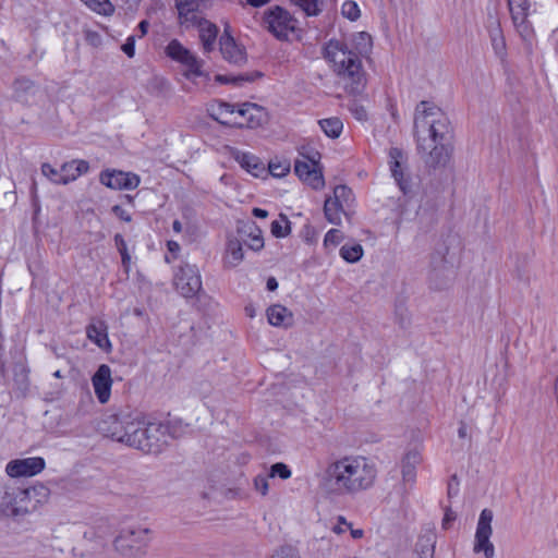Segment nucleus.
Masks as SVG:
<instances>
[{
	"mask_svg": "<svg viewBox=\"0 0 558 558\" xmlns=\"http://www.w3.org/2000/svg\"><path fill=\"white\" fill-rule=\"evenodd\" d=\"M101 432L146 453H158L175 437L172 426L141 412H121L106 416Z\"/></svg>",
	"mask_w": 558,
	"mask_h": 558,
	"instance_id": "obj_1",
	"label": "nucleus"
},
{
	"mask_svg": "<svg viewBox=\"0 0 558 558\" xmlns=\"http://www.w3.org/2000/svg\"><path fill=\"white\" fill-rule=\"evenodd\" d=\"M417 153L428 168L446 167L453 153V128L438 107L421 101L414 112Z\"/></svg>",
	"mask_w": 558,
	"mask_h": 558,
	"instance_id": "obj_2",
	"label": "nucleus"
},
{
	"mask_svg": "<svg viewBox=\"0 0 558 558\" xmlns=\"http://www.w3.org/2000/svg\"><path fill=\"white\" fill-rule=\"evenodd\" d=\"M377 476L371 458L344 456L328 463L320 486L331 496H356L373 488Z\"/></svg>",
	"mask_w": 558,
	"mask_h": 558,
	"instance_id": "obj_3",
	"label": "nucleus"
},
{
	"mask_svg": "<svg viewBox=\"0 0 558 558\" xmlns=\"http://www.w3.org/2000/svg\"><path fill=\"white\" fill-rule=\"evenodd\" d=\"M325 58L350 93H362L366 85V75L356 52L349 50L344 43L330 40L325 47Z\"/></svg>",
	"mask_w": 558,
	"mask_h": 558,
	"instance_id": "obj_4",
	"label": "nucleus"
},
{
	"mask_svg": "<svg viewBox=\"0 0 558 558\" xmlns=\"http://www.w3.org/2000/svg\"><path fill=\"white\" fill-rule=\"evenodd\" d=\"M151 538V531L140 525H131L121 530L114 539L116 549L121 555L131 557L145 548Z\"/></svg>",
	"mask_w": 558,
	"mask_h": 558,
	"instance_id": "obj_5",
	"label": "nucleus"
},
{
	"mask_svg": "<svg viewBox=\"0 0 558 558\" xmlns=\"http://www.w3.org/2000/svg\"><path fill=\"white\" fill-rule=\"evenodd\" d=\"M172 283L181 296L185 299L196 296L203 287L198 267L189 263H182L174 268Z\"/></svg>",
	"mask_w": 558,
	"mask_h": 558,
	"instance_id": "obj_6",
	"label": "nucleus"
},
{
	"mask_svg": "<svg viewBox=\"0 0 558 558\" xmlns=\"http://www.w3.org/2000/svg\"><path fill=\"white\" fill-rule=\"evenodd\" d=\"M265 27L279 40H287L296 29L298 21L286 9L276 5L264 13Z\"/></svg>",
	"mask_w": 558,
	"mask_h": 558,
	"instance_id": "obj_7",
	"label": "nucleus"
},
{
	"mask_svg": "<svg viewBox=\"0 0 558 558\" xmlns=\"http://www.w3.org/2000/svg\"><path fill=\"white\" fill-rule=\"evenodd\" d=\"M493 511L490 509H483L475 532L474 553H484L485 558H494L495 548L490 542L493 534Z\"/></svg>",
	"mask_w": 558,
	"mask_h": 558,
	"instance_id": "obj_8",
	"label": "nucleus"
},
{
	"mask_svg": "<svg viewBox=\"0 0 558 558\" xmlns=\"http://www.w3.org/2000/svg\"><path fill=\"white\" fill-rule=\"evenodd\" d=\"M17 494L20 509L24 510V514L36 511L50 498V489L43 483H36L27 488L21 487V493Z\"/></svg>",
	"mask_w": 558,
	"mask_h": 558,
	"instance_id": "obj_9",
	"label": "nucleus"
},
{
	"mask_svg": "<svg viewBox=\"0 0 558 558\" xmlns=\"http://www.w3.org/2000/svg\"><path fill=\"white\" fill-rule=\"evenodd\" d=\"M389 167L400 191L408 195L412 191V180L407 171L404 154L400 148L391 147L389 149Z\"/></svg>",
	"mask_w": 558,
	"mask_h": 558,
	"instance_id": "obj_10",
	"label": "nucleus"
},
{
	"mask_svg": "<svg viewBox=\"0 0 558 558\" xmlns=\"http://www.w3.org/2000/svg\"><path fill=\"white\" fill-rule=\"evenodd\" d=\"M236 121L235 128L255 129L266 123L267 111L256 104L244 102L236 107Z\"/></svg>",
	"mask_w": 558,
	"mask_h": 558,
	"instance_id": "obj_11",
	"label": "nucleus"
},
{
	"mask_svg": "<svg viewBox=\"0 0 558 558\" xmlns=\"http://www.w3.org/2000/svg\"><path fill=\"white\" fill-rule=\"evenodd\" d=\"M99 181L112 190H134L140 185L141 178L133 172L105 170L100 173Z\"/></svg>",
	"mask_w": 558,
	"mask_h": 558,
	"instance_id": "obj_12",
	"label": "nucleus"
},
{
	"mask_svg": "<svg viewBox=\"0 0 558 558\" xmlns=\"http://www.w3.org/2000/svg\"><path fill=\"white\" fill-rule=\"evenodd\" d=\"M512 22L520 36L527 40L533 35V29L527 21L530 12L529 0H507Z\"/></svg>",
	"mask_w": 558,
	"mask_h": 558,
	"instance_id": "obj_13",
	"label": "nucleus"
},
{
	"mask_svg": "<svg viewBox=\"0 0 558 558\" xmlns=\"http://www.w3.org/2000/svg\"><path fill=\"white\" fill-rule=\"evenodd\" d=\"M45 460L40 457L11 460L5 472L10 477L34 476L45 469Z\"/></svg>",
	"mask_w": 558,
	"mask_h": 558,
	"instance_id": "obj_14",
	"label": "nucleus"
},
{
	"mask_svg": "<svg viewBox=\"0 0 558 558\" xmlns=\"http://www.w3.org/2000/svg\"><path fill=\"white\" fill-rule=\"evenodd\" d=\"M112 383L110 367L107 364H101L92 377L95 395L101 404L109 401Z\"/></svg>",
	"mask_w": 558,
	"mask_h": 558,
	"instance_id": "obj_15",
	"label": "nucleus"
},
{
	"mask_svg": "<svg viewBox=\"0 0 558 558\" xmlns=\"http://www.w3.org/2000/svg\"><path fill=\"white\" fill-rule=\"evenodd\" d=\"M175 7L179 15V23L185 28L194 27L196 23L204 20L199 14L201 0H177Z\"/></svg>",
	"mask_w": 558,
	"mask_h": 558,
	"instance_id": "obj_16",
	"label": "nucleus"
},
{
	"mask_svg": "<svg viewBox=\"0 0 558 558\" xmlns=\"http://www.w3.org/2000/svg\"><path fill=\"white\" fill-rule=\"evenodd\" d=\"M219 45L221 54L228 62L241 65L246 61V52L244 48L235 43L234 38L228 33V31H225L221 35Z\"/></svg>",
	"mask_w": 558,
	"mask_h": 558,
	"instance_id": "obj_17",
	"label": "nucleus"
},
{
	"mask_svg": "<svg viewBox=\"0 0 558 558\" xmlns=\"http://www.w3.org/2000/svg\"><path fill=\"white\" fill-rule=\"evenodd\" d=\"M86 336L102 351H111L112 345L108 337V325L106 322L93 318L86 327Z\"/></svg>",
	"mask_w": 558,
	"mask_h": 558,
	"instance_id": "obj_18",
	"label": "nucleus"
},
{
	"mask_svg": "<svg viewBox=\"0 0 558 558\" xmlns=\"http://www.w3.org/2000/svg\"><path fill=\"white\" fill-rule=\"evenodd\" d=\"M236 107L229 102L216 101L209 105L208 113L220 124L235 128V124H239L236 121Z\"/></svg>",
	"mask_w": 558,
	"mask_h": 558,
	"instance_id": "obj_19",
	"label": "nucleus"
},
{
	"mask_svg": "<svg viewBox=\"0 0 558 558\" xmlns=\"http://www.w3.org/2000/svg\"><path fill=\"white\" fill-rule=\"evenodd\" d=\"M295 174L313 189L318 190L324 186L323 174L316 169V165L308 160H296L294 165Z\"/></svg>",
	"mask_w": 558,
	"mask_h": 558,
	"instance_id": "obj_20",
	"label": "nucleus"
},
{
	"mask_svg": "<svg viewBox=\"0 0 558 558\" xmlns=\"http://www.w3.org/2000/svg\"><path fill=\"white\" fill-rule=\"evenodd\" d=\"M422 462L421 452L417 449H411L404 453L401 459V474L404 485L412 486L416 480V466Z\"/></svg>",
	"mask_w": 558,
	"mask_h": 558,
	"instance_id": "obj_21",
	"label": "nucleus"
},
{
	"mask_svg": "<svg viewBox=\"0 0 558 558\" xmlns=\"http://www.w3.org/2000/svg\"><path fill=\"white\" fill-rule=\"evenodd\" d=\"M21 487L12 485H3L0 487V509L11 513L12 515L24 514V510L20 509L19 499Z\"/></svg>",
	"mask_w": 558,
	"mask_h": 558,
	"instance_id": "obj_22",
	"label": "nucleus"
},
{
	"mask_svg": "<svg viewBox=\"0 0 558 558\" xmlns=\"http://www.w3.org/2000/svg\"><path fill=\"white\" fill-rule=\"evenodd\" d=\"M198 29V37L204 52L208 53L215 49L219 29L216 24L204 19L194 25Z\"/></svg>",
	"mask_w": 558,
	"mask_h": 558,
	"instance_id": "obj_23",
	"label": "nucleus"
},
{
	"mask_svg": "<svg viewBox=\"0 0 558 558\" xmlns=\"http://www.w3.org/2000/svg\"><path fill=\"white\" fill-rule=\"evenodd\" d=\"M232 156L243 169L256 178L260 177L266 171L265 165L253 154L235 149L232 151Z\"/></svg>",
	"mask_w": 558,
	"mask_h": 558,
	"instance_id": "obj_24",
	"label": "nucleus"
},
{
	"mask_svg": "<svg viewBox=\"0 0 558 558\" xmlns=\"http://www.w3.org/2000/svg\"><path fill=\"white\" fill-rule=\"evenodd\" d=\"M268 323L275 327L288 328L293 324V314L281 304H274L266 311Z\"/></svg>",
	"mask_w": 558,
	"mask_h": 558,
	"instance_id": "obj_25",
	"label": "nucleus"
},
{
	"mask_svg": "<svg viewBox=\"0 0 558 558\" xmlns=\"http://www.w3.org/2000/svg\"><path fill=\"white\" fill-rule=\"evenodd\" d=\"M89 170V165L85 160H72L70 162H65L61 167V175L63 179V184H68L72 181H75L78 177L86 173Z\"/></svg>",
	"mask_w": 558,
	"mask_h": 558,
	"instance_id": "obj_26",
	"label": "nucleus"
},
{
	"mask_svg": "<svg viewBox=\"0 0 558 558\" xmlns=\"http://www.w3.org/2000/svg\"><path fill=\"white\" fill-rule=\"evenodd\" d=\"M347 204L327 197L324 203V214L328 222L332 225H340L342 215H347Z\"/></svg>",
	"mask_w": 558,
	"mask_h": 558,
	"instance_id": "obj_27",
	"label": "nucleus"
},
{
	"mask_svg": "<svg viewBox=\"0 0 558 558\" xmlns=\"http://www.w3.org/2000/svg\"><path fill=\"white\" fill-rule=\"evenodd\" d=\"M347 204L327 197L324 203V214L328 222L332 225H340L342 215H347Z\"/></svg>",
	"mask_w": 558,
	"mask_h": 558,
	"instance_id": "obj_28",
	"label": "nucleus"
},
{
	"mask_svg": "<svg viewBox=\"0 0 558 558\" xmlns=\"http://www.w3.org/2000/svg\"><path fill=\"white\" fill-rule=\"evenodd\" d=\"M308 548L314 558H329L333 554L336 545L330 537L323 536L312 539Z\"/></svg>",
	"mask_w": 558,
	"mask_h": 558,
	"instance_id": "obj_29",
	"label": "nucleus"
},
{
	"mask_svg": "<svg viewBox=\"0 0 558 558\" xmlns=\"http://www.w3.org/2000/svg\"><path fill=\"white\" fill-rule=\"evenodd\" d=\"M243 257L244 253L241 242L236 239H229L223 257L225 266L229 268L236 267L243 260Z\"/></svg>",
	"mask_w": 558,
	"mask_h": 558,
	"instance_id": "obj_30",
	"label": "nucleus"
},
{
	"mask_svg": "<svg viewBox=\"0 0 558 558\" xmlns=\"http://www.w3.org/2000/svg\"><path fill=\"white\" fill-rule=\"evenodd\" d=\"M489 38L495 53L499 58L506 56V40L499 22H493L488 27Z\"/></svg>",
	"mask_w": 558,
	"mask_h": 558,
	"instance_id": "obj_31",
	"label": "nucleus"
},
{
	"mask_svg": "<svg viewBox=\"0 0 558 558\" xmlns=\"http://www.w3.org/2000/svg\"><path fill=\"white\" fill-rule=\"evenodd\" d=\"M167 56L181 63L184 64L194 54L187 48H185L178 39H172L168 46L166 47Z\"/></svg>",
	"mask_w": 558,
	"mask_h": 558,
	"instance_id": "obj_32",
	"label": "nucleus"
},
{
	"mask_svg": "<svg viewBox=\"0 0 558 558\" xmlns=\"http://www.w3.org/2000/svg\"><path fill=\"white\" fill-rule=\"evenodd\" d=\"M167 56L181 63L184 64L194 54L187 48H185L178 39H172L168 46L166 47Z\"/></svg>",
	"mask_w": 558,
	"mask_h": 558,
	"instance_id": "obj_33",
	"label": "nucleus"
},
{
	"mask_svg": "<svg viewBox=\"0 0 558 558\" xmlns=\"http://www.w3.org/2000/svg\"><path fill=\"white\" fill-rule=\"evenodd\" d=\"M185 70L183 76L189 81H194L196 77L207 76L203 70L204 61L193 54L186 63L183 64Z\"/></svg>",
	"mask_w": 558,
	"mask_h": 558,
	"instance_id": "obj_34",
	"label": "nucleus"
},
{
	"mask_svg": "<svg viewBox=\"0 0 558 558\" xmlns=\"http://www.w3.org/2000/svg\"><path fill=\"white\" fill-rule=\"evenodd\" d=\"M322 131L330 138H338L343 130V123L339 118H327L318 121Z\"/></svg>",
	"mask_w": 558,
	"mask_h": 558,
	"instance_id": "obj_35",
	"label": "nucleus"
},
{
	"mask_svg": "<svg viewBox=\"0 0 558 558\" xmlns=\"http://www.w3.org/2000/svg\"><path fill=\"white\" fill-rule=\"evenodd\" d=\"M262 74L259 72H254L250 74H240V75H217L216 80L222 84H232L235 86H241L243 83L253 82L256 77H260Z\"/></svg>",
	"mask_w": 558,
	"mask_h": 558,
	"instance_id": "obj_36",
	"label": "nucleus"
},
{
	"mask_svg": "<svg viewBox=\"0 0 558 558\" xmlns=\"http://www.w3.org/2000/svg\"><path fill=\"white\" fill-rule=\"evenodd\" d=\"M363 247L361 244H345L340 248V256L348 263H356L363 256Z\"/></svg>",
	"mask_w": 558,
	"mask_h": 558,
	"instance_id": "obj_37",
	"label": "nucleus"
},
{
	"mask_svg": "<svg viewBox=\"0 0 558 558\" xmlns=\"http://www.w3.org/2000/svg\"><path fill=\"white\" fill-rule=\"evenodd\" d=\"M89 9L105 16L112 15L114 7L109 0H82Z\"/></svg>",
	"mask_w": 558,
	"mask_h": 558,
	"instance_id": "obj_38",
	"label": "nucleus"
},
{
	"mask_svg": "<svg viewBox=\"0 0 558 558\" xmlns=\"http://www.w3.org/2000/svg\"><path fill=\"white\" fill-rule=\"evenodd\" d=\"M114 243H116V246L121 255L122 266H123L125 272L128 274L130 271V266H131V255L128 252L126 242L124 241V239L121 234H116Z\"/></svg>",
	"mask_w": 558,
	"mask_h": 558,
	"instance_id": "obj_39",
	"label": "nucleus"
},
{
	"mask_svg": "<svg viewBox=\"0 0 558 558\" xmlns=\"http://www.w3.org/2000/svg\"><path fill=\"white\" fill-rule=\"evenodd\" d=\"M330 198H333L335 201L342 202L347 204V206H351L354 197L351 189H349L345 185H337L333 189L332 196H329Z\"/></svg>",
	"mask_w": 558,
	"mask_h": 558,
	"instance_id": "obj_40",
	"label": "nucleus"
},
{
	"mask_svg": "<svg viewBox=\"0 0 558 558\" xmlns=\"http://www.w3.org/2000/svg\"><path fill=\"white\" fill-rule=\"evenodd\" d=\"M291 2L304 11L308 16L318 15L320 12L318 0H291Z\"/></svg>",
	"mask_w": 558,
	"mask_h": 558,
	"instance_id": "obj_41",
	"label": "nucleus"
},
{
	"mask_svg": "<svg viewBox=\"0 0 558 558\" xmlns=\"http://www.w3.org/2000/svg\"><path fill=\"white\" fill-rule=\"evenodd\" d=\"M271 234L276 238L286 236L289 231V221L288 219L281 215V220H274L270 226Z\"/></svg>",
	"mask_w": 558,
	"mask_h": 558,
	"instance_id": "obj_42",
	"label": "nucleus"
},
{
	"mask_svg": "<svg viewBox=\"0 0 558 558\" xmlns=\"http://www.w3.org/2000/svg\"><path fill=\"white\" fill-rule=\"evenodd\" d=\"M250 242L247 243L248 247L253 251H259L264 247V239L262 236L260 230L256 226L251 227L250 231Z\"/></svg>",
	"mask_w": 558,
	"mask_h": 558,
	"instance_id": "obj_43",
	"label": "nucleus"
},
{
	"mask_svg": "<svg viewBox=\"0 0 558 558\" xmlns=\"http://www.w3.org/2000/svg\"><path fill=\"white\" fill-rule=\"evenodd\" d=\"M341 13L350 21H356L360 17L361 11L356 2L349 0L342 4Z\"/></svg>",
	"mask_w": 558,
	"mask_h": 558,
	"instance_id": "obj_44",
	"label": "nucleus"
},
{
	"mask_svg": "<svg viewBox=\"0 0 558 558\" xmlns=\"http://www.w3.org/2000/svg\"><path fill=\"white\" fill-rule=\"evenodd\" d=\"M351 529V522H349L343 515H338L330 522V531L337 535H342Z\"/></svg>",
	"mask_w": 558,
	"mask_h": 558,
	"instance_id": "obj_45",
	"label": "nucleus"
},
{
	"mask_svg": "<svg viewBox=\"0 0 558 558\" xmlns=\"http://www.w3.org/2000/svg\"><path fill=\"white\" fill-rule=\"evenodd\" d=\"M41 172L51 182H53L56 184H63V179H62V175H61V168L60 169H56L50 163H43Z\"/></svg>",
	"mask_w": 558,
	"mask_h": 558,
	"instance_id": "obj_46",
	"label": "nucleus"
},
{
	"mask_svg": "<svg viewBox=\"0 0 558 558\" xmlns=\"http://www.w3.org/2000/svg\"><path fill=\"white\" fill-rule=\"evenodd\" d=\"M268 170L271 175L280 178L286 175L290 171V162L288 161H270Z\"/></svg>",
	"mask_w": 558,
	"mask_h": 558,
	"instance_id": "obj_47",
	"label": "nucleus"
},
{
	"mask_svg": "<svg viewBox=\"0 0 558 558\" xmlns=\"http://www.w3.org/2000/svg\"><path fill=\"white\" fill-rule=\"evenodd\" d=\"M269 477H280L281 480H288L291 477V470L287 464L277 462L270 466Z\"/></svg>",
	"mask_w": 558,
	"mask_h": 558,
	"instance_id": "obj_48",
	"label": "nucleus"
},
{
	"mask_svg": "<svg viewBox=\"0 0 558 558\" xmlns=\"http://www.w3.org/2000/svg\"><path fill=\"white\" fill-rule=\"evenodd\" d=\"M343 239V235L338 229H330L324 238V246L328 248L329 246H337Z\"/></svg>",
	"mask_w": 558,
	"mask_h": 558,
	"instance_id": "obj_49",
	"label": "nucleus"
},
{
	"mask_svg": "<svg viewBox=\"0 0 558 558\" xmlns=\"http://www.w3.org/2000/svg\"><path fill=\"white\" fill-rule=\"evenodd\" d=\"M268 477H269L268 475L260 474L254 478V487L263 496L267 495V493H268V488H269Z\"/></svg>",
	"mask_w": 558,
	"mask_h": 558,
	"instance_id": "obj_50",
	"label": "nucleus"
},
{
	"mask_svg": "<svg viewBox=\"0 0 558 558\" xmlns=\"http://www.w3.org/2000/svg\"><path fill=\"white\" fill-rule=\"evenodd\" d=\"M34 83L28 78H19L14 82V89L16 93H27L33 89Z\"/></svg>",
	"mask_w": 558,
	"mask_h": 558,
	"instance_id": "obj_51",
	"label": "nucleus"
},
{
	"mask_svg": "<svg viewBox=\"0 0 558 558\" xmlns=\"http://www.w3.org/2000/svg\"><path fill=\"white\" fill-rule=\"evenodd\" d=\"M350 111L352 114L359 121H365L367 119V111L366 109L359 105V104H352L350 107Z\"/></svg>",
	"mask_w": 558,
	"mask_h": 558,
	"instance_id": "obj_52",
	"label": "nucleus"
},
{
	"mask_svg": "<svg viewBox=\"0 0 558 558\" xmlns=\"http://www.w3.org/2000/svg\"><path fill=\"white\" fill-rule=\"evenodd\" d=\"M271 558H299V556L293 548L282 547Z\"/></svg>",
	"mask_w": 558,
	"mask_h": 558,
	"instance_id": "obj_53",
	"label": "nucleus"
},
{
	"mask_svg": "<svg viewBox=\"0 0 558 558\" xmlns=\"http://www.w3.org/2000/svg\"><path fill=\"white\" fill-rule=\"evenodd\" d=\"M123 52L129 57L133 58L135 54V37H128L126 41L122 46Z\"/></svg>",
	"mask_w": 558,
	"mask_h": 558,
	"instance_id": "obj_54",
	"label": "nucleus"
},
{
	"mask_svg": "<svg viewBox=\"0 0 558 558\" xmlns=\"http://www.w3.org/2000/svg\"><path fill=\"white\" fill-rule=\"evenodd\" d=\"M112 211L114 213V215L117 217H119L121 220H123L125 222H130L132 220L131 215L124 208H122L120 205H114L112 207Z\"/></svg>",
	"mask_w": 558,
	"mask_h": 558,
	"instance_id": "obj_55",
	"label": "nucleus"
},
{
	"mask_svg": "<svg viewBox=\"0 0 558 558\" xmlns=\"http://www.w3.org/2000/svg\"><path fill=\"white\" fill-rule=\"evenodd\" d=\"M167 247H168V251L171 254L175 255V256H177V254L179 253V251L181 248L180 244L177 241H168L167 242Z\"/></svg>",
	"mask_w": 558,
	"mask_h": 558,
	"instance_id": "obj_56",
	"label": "nucleus"
},
{
	"mask_svg": "<svg viewBox=\"0 0 558 558\" xmlns=\"http://www.w3.org/2000/svg\"><path fill=\"white\" fill-rule=\"evenodd\" d=\"M351 536L354 539H360L364 536V530L362 529H353V525L351 524V529H349Z\"/></svg>",
	"mask_w": 558,
	"mask_h": 558,
	"instance_id": "obj_57",
	"label": "nucleus"
},
{
	"mask_svg": "<svg viewBox=\"0 0 558 558\" xmlns=\"http://www.w3.org/2000/svg\"><path fill=\"white\" fill-rule=\"evenodd\" d=\"M246 2L254 8H259L270 2V0H246Z\"/></svg>",
	"mask_w": 558,
	"mask_h": 558,
	"instance_id": "obj_58",
	"label": "nucleus"
},
{
	"mask_svg": "<svg viewBox=\"0 0 558 558\" xmlns=\"http://www.w3.org/2000/svg\"><path fill=\"white\" fill-rule=\"evenodd\" d=\"M266 286H267V289H268L269 291H275V290L278 288V282H277L276 278L270 277V278H268V280H267Z\"/></svg>",
	"mask_w": 558,
	"mask_h": 558,
	"instance_id": "obj_59",
	"label": "nucleus"
},
{
	"mask_svg": "<svg viewBox=\"0 0 558 558\" xmlns=\"http://www.w3.org/2000/svg\"><path fill=\"white\" fill-rule=\"evenodd\" d=\"M148 26H149V23L146 20L142 21L138 24V29L141 32V37H143V36H145L147 34Z\"/></svg>",
	"mask_w": 558,
	"mask_h": 558,
	"instance_id": "obj_60",
	"label": "nucleus"
},
{
	"mask_svg": "<svg viewBox=\"0 0 558 558\" xmlns=\"http://www.w3.org/2000/svg\"><path fill=\"white\" fill-rule=\"evenodd\" d=\"M253 215L257 218H266L268 216V211L262 208H254Z\"/></svg>",
	"mask_w": 558,
	"mask_h": 558,
	"instance_id": "obj_61",
	"label": "nucleus"
},
{
	"mask_svg": "<svg viewBox=\"0 0 558 558\" xmlns=\"http://www.w3.org/2000/svg\"><path fill=\"white\" fill-rule=\"evenodd\" d=\"M172 229L174 232L180 233L182 231V223L179 220H174L172 223Z\"/></svg>",
	"mask_w": 558,
	"mask_h": 558,
	"instance_id": "obj_62",
	"label": "nucleus"
},
{
	"mask_svg": "<svg viewBox=\"0 0 558 558\" xmlns=\"http://www.w3.org/2000/svg\"><path fill=\"white\" fill-rule=\"evenodd\" d=\"M245 313L248 317L253 318L255 316V308L253 305L245 306Z\"/></svg>",
	"mask_w": 558,
	"mask_h": 558,
	"instance_id": "obj_63",
	"label": "nucleus"
},
{
	"mask_svg": "<svg viewBox=\"0 0 558 558\" xmlns=\"http://www.w3.org/2000/svg\"><path fill=\"white\" fill-rule=\"evenodd\" d=\"M458 435L460 438L466 437V426L464 424H461V426L459 427Z\"/></svg>",
	"mask_w": 558,
	"mask_h": 558,
	"instance_id": "obj_64",
	"label": "nucleus"
}]
</instances>
